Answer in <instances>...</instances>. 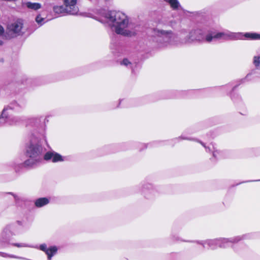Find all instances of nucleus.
I'll return each mask as SVG.
<instances>
[{"mask_svg":"<svg viewBox=\"0 0 260 260\" xmlns=\"http://www.w3.org/2000/svg\"><path fill=\"white\" fill-rule=\"evenodd\" d=\"M168 3L174 10H177L179 8V3L177 0H170Z\"/></svg>","mask_w":260,"mask_h":260,"instance_id":"obj_13","label":"nucleus"},{"mask_svg":"<svg viewBox=\"0 0 260 260\" xmlns=\"http://www.w3.org/2000/svg\"><path fill=\"white\" fill-rule=\"evenodd\" d=\"M189 35V38L192 40L201 41L203 39V35L200 29L191 31Z\"/></svg>","mask_w":260,"mask_h":260,"instance_id":"obj_7","label":"nucleus"},{"mask_svg":"<svg viewBox=\"0 0 260 260\" xmlns=\"http://www.w3.org/2000/svg\"><path fill=\"white\" fill-rule=\"evenodd\" d=\"M20 118L18 117H12L9 121V124L10 125H14V124H16V123H17L19 121H20Z\"/></svg>","mask_w":260,"mask_h":260,"instance_id":"obj_14","label":"nucleus"},{"mask_svg":"<svg viewBox=\"0 0 260 260\" xmlns=\"http://www.w3.org/2000/svg\"><path fill=\"white\" fill-rule=\"evenodd\" d=\"M16 245L17 246V247H21L22 245L18 244V245Z\"/></svg>","mask_w":260,"mask_h":260,"instance_id":"obj_26","label":"nucleus"},{"mask_svg":"<svg viewBox=\"0 0 260 260\" xmlns=\"http://www.w3.org/2000/svg\"><path fill=\"white\" fill-rule=\"evenodd\" d=\"M164 1L167 3H169L170 1V0H164Z\"/></svg>","mask_w":260,"mask_h":260,"instance_id":"obj_27","label":"nucleus"},{"mask_svg":"<svg viewBox=\"0 0 260 260\" xmlns=\"http://www.w3.org/2000/svg\"><path fill=\"white\" fill-rule=\"evenodd\" d=\"M244 36L248 40H260V34L255 32H246Z\"/></svg>","mask_w":260,"mask_h":260,"instance_id":"obj_9","label":"nucleus"},{"mask_svg":"<svg viewBox=\"0 0 260 260\" xmlns=\"http://www.w3.org/2000/svg\"><path fill=\"white\" fill-rule=\"evenodd\" d=\"M121 64L124 65L125 66H127L128 64H131V62L129 61V60L125 58L122 60Z\"/></svg>","mask_w":260,"mask_h":260,"instance_id":"obj_21","label":"nucleus"},{"mask_svg":"<svg viewBox=\"0 0 260 260\" xmlns=\"http://www.w3.org/2000/svg\"><path fill=\"white\" fill-rule=\"evenodd\" d=\"M42 148L37 144L30 143L26 150V155L28 158L24 162L26 167H32L39 162L41 158Z\"/></svg>","mask_w":260,"mask_h":260,"instance_id":"obj_2","label":"nucleus"},{"mask_svg":"<svg viewBox=\"0 0 260 260\" xmlns=\"http://www.w3.org/2000/svg\"><path fill=\"white\" fill-rule=\"evenodd\" d=\"M23 23L21 19H18L7 26L6 34L8 38L16 37L22 34Z\"/></svg>","mask_w":260,"mask_h":260,"instance_id":"obj_3","label":"nucleus"},{"mask_svg":"<svg viewBox=\"0 0 260 260\" xmlns=\"http://www.w3.org/2000/svg\"><path fill=\"white\" fill-rule=\"evenodd\" d=\"M39 248L46 253L49 260H50L51 256L56 253L57 250V248L55 246L50 245H40Z\"/></svg>","mask_w":260,"mask_h":260,"instance_id":"obj_5","label":"nucleus"},{"mask_svg":"<svg viewBox=\"0 0 260 260\" xmlns=\"http://www.w3.org/2000/svg\"><path fill=\"white\" fill-rule=\"evenodd\" d=\"M13 196L16 200H18V197L17 196H16V195H13Z\"/></svg>","mask_w":260,"mask_h":260,"instance_id":"obj_23","label":"nucleus"},{"mask_svg":"<svg viewBox=\"0 0 260 260\" xmlns=\"http://www.w3.org/2000/svg\"><path fill=\"white\" fill-rule=\"evenodd\" d=\"M213 36V39H220L224 36V34L223 32H218Z\"/></svg>","mask_w":260,"mask_h":260,"instance_id":"obj_16","label":"nucleus"},{"mask_svg":"<svg viewBox=\"0 0 260 260\" xmlns=\"http://www.w3.org/2000/svg\"><path fill=\"white\" fill-rule=\"evenodd\" d=\"M4 32V27L0 25V36L3 34Z\"/></svg>","mask_w":260,"mask_h":260,"instance_id":"obj_22","label":"nucleus"},{"mask_svg":"<svg viewBox=\"0 0 260 260\" xmlns=\"http://www.w3.org/2000/svg\"><path fill=\"white\" fill-rule=\"evenodd\" d=\"M253 64L255 67L258 68L260 64V56H254L253 58Z\"/></svg>","mask_w":260,"mask_h":260,"instance_id":"obj_15","label":"nucleus"},{"mask_svg":"<svg viewBox=\"0 0 260 260\" xmlns=\"http://www.w3.org/2000/svg\"><path fill=\"white\" fill-rule=\"evenodd\" d=\"M216 153H217V151H214V152H213V154L214 157H216Z\"/></svg>","mask_w":260,"mask_h":260,"instance_id":"obj_25","label":"nucleus"},{"mask_svg":"<svg viewBox=\"0 0 260 260\" xmlns=\"http://www.w3.org/2000/svg\"><path fill=\"white\" fill-rule=\"evenodd\" d=\"M7 110V108H4L3 109L1 115H0V123H5L8 122L7 119L8 118V114L6 112Z\"/></svg>","mask_w":260,"mask_h":260,"instance_id":"obj_12","label":"nucleus"},{"mask_svg":"<svg viewBox=\"0 0 260 260\" xmlns=\"http://www.w3.org/2000/svg\"><path fill=\"white\" fill-rule=\"evenodd\" d=\"M44 158L46 160H51L53 162L63 161L62 156L54 151H49L47 152L45 154Z\"/></svg>","mask_w":260,"mask_h":260,"instance_id":"obj_6","label":"nucleus"},{"mask_svg":"<svg viewBox=\"0 0 260 260\" xmlns=\"http://www.w3.org/2000/svg\"><path fill=\"white\" fill-rule=\"evenodd\" d=\"M44 18H42L40 15L36 17V20L38 24H42V22L43 21Z\"/></svg>","mask_w":260,"mask_h":260,"instance_id":"obj_20","label":"nucleus"},{"mask_svg":"<svg viewBox=\"0 0 260 260\" xmlns=\"http://www.w3.org/2000/svg\"><path fill=\"white\" fill-rule=\"evenodd\" d=\"M49 203V200L46 198H42L37 199L35 202V205L38 207H41Z\"/></svg>","mask_w":260,"mask_h":260,"instance_id":"obj_11","label":"nucleus"},{"mask_svg":"<svg viewBox=\"0 0 260 260\" xmlns=\"http://www.w3.org/2000/svg\"><path fill=\"white\" fill-rule=\"evenodd\" d=\"M158 32L163 35H171L172 34L171 30L165 31L163 30H158Z\"/></svg>","mask_w":260,"mask_h":260,"instance_id":"obj_18","label":"nucleus"},{"mask_svg":"<svg viewBox=\"0 0 260 260\" xmlns=\"http://www.w3.org/2000/svg\"><path fill=\"white\" fill-rule=\"evenodd\" d=\"M0 255L3 256V257H13V258H22V257H18L12 255H9L5 253L0 252Z\"/></svg>","mask_w":260,"mask_h":260,"instance_id":"obj_17","label":"nucleus"},{"mask_svg":"<svg viewBox=\"0 0 260 260\" xmlns=\"http://www.w3.org/2000/svg\"><path fill=\"white\" fill-rule=\"evenodd\" d=\"M213 39V36L212 34H208L206 37V41L208 42H210Z\"/></svg>","mask_w":260,"mask_h":260,"instance_id":"obj_19","label":"nucleus"},{"mask_svg":"<svg viewBox=\"0 0 260 260\" xmlns=\"http://www.w3.org/2000/svg\"><path fill=\"white\" fill-rule=\"evenodd\" d=\"M53 9L54 12L57 14H60L62 15L69 14L67 9L65 6H56L53 7Z\"/></svg>","mask_w":260,"mask_h":260,"instance_id":"obj_8","label":"nucleus"},{"mask_svg":"<svg viewBox=\"0 0 260 260\" xmlns=\"http://www.w3.org/2000/svg\"><path fill=\"white\" fill-rule=\"evenodd\" d=\"M107 21L112 25L113 30L119 35L131 37L135 34L133 24L127 16L120 11H110L105 14Z\"/></svg>","mask_w":260,"mask_h":260,"instance_id":"obj_1","label":"nucleus"},{"mask_svg":"<svg viewBox=\"0 0 260 260\" xmlns=\"http://www.w3.org/2000/svg\"><path fill=\"white\" fill-rule=\"evenodd\" d=\"M2 41H0V45H2Z\"/></svg>","mask_w":260,"mask_h":260,"instance_id":"obj_28","label":"nucleus"},{"mask_svg":"<svg viewBox=\"0 0 260 260\" xmlns=\"http://www.w3.org/2000/svg\"><path fill=\"white\" fill-rule=\"evenodd\" d=\"M26 7L30 9L37 10L41 8V4L38 3L26 2L25 4Z\"/></svg>","mask_w":260,"mask_h":260,"instance_id":"obj_10","label":"nucleus"},{"mask_svg":"<svg viewBox=\"0 0 260 260\" xmlns=\"http://www.w3.org/2000/svg\"><path fill=\"white\" fill-rule=\"evenodd\" d=\"M64 6L70 15H77L79 8L77 5V0H63Z\"/></svg>","mask_w":260,"mask_h":260,"instance_id":"obj_4","label":"nucleus"},{"mask_svg":"<svg viewBox=\"0 0 260 260\" xmlns=\"http://www.w3.org/2000/svg\"><path fill=\"white\" fill-rule=\"evenodd\" d=\"M222 243H225L228 242V241L226 239H223L222 241H221Z\"/></svg>","mask_w":260,"mask_h":260,"instance_id":"obj_24","label":"nucleus"}]
</instances>
